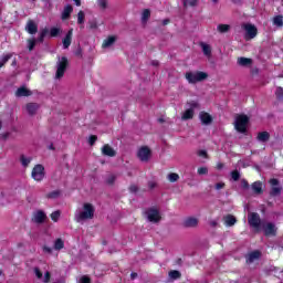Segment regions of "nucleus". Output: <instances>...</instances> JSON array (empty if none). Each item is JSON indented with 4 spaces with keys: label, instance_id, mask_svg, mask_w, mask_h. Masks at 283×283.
I'll list each match as a JSON object with an SVG mask.
<instances>
[{
    "label": "nucleus",
    "instance_id": "obj_9",
    "mask_svg": "<svg viewBox=\"0 0 283 283\" xmlns=\"http://www.w3.org/2000/svg\"><path fill=\"white\" fill-rule=\"evenodd\" d=\"M248 222L250 227H253V229H260V224H262V219H260V214L258 212H252L248 216Z\"/></svg>",
    "mask_w": 283,
    "mask_h": 283
},
{
    "label": "nucleus",
    "instance_id": "obj_12",
    "mask_svg": "<svg viewBox=\"0 0 283 283\" xmlns=\"http://www.w3.org/2000/svg\"><path fill=\"white\" fill-rule=\"evenodd\" d=\"M39 109H41V104L39 103L31 102L25 105V111L29 116H36Z\"/></svg>",
    "mask_w": 283,
    "mask_h": 283
},
{
    "label": "nucleus",
    "instance_id": "obj_64",
    "mask_svg": "<svg viewBox=\"0 0 283 283\" xmlns=\"http://www.w3.org/2000/svg\"><path fill=\"white\" fill-rule=\"evenodd\" d=\"M150 64L154 66V67H158V65H160V63L157 61V60H153L150 62Z\"/></svg>",
    "mask_w": 283,
    "mask_h": 283
},
{
    "label": "nucleus",
    "instance_id": "obj_36",
    "mask_svg": "<svg viewBox=\"0 0 283 283\" xmlns=\"http://www.w3.org/2000/svg\"><path fill=\"white\" fill-rule=\"evenodd\" d=\"M61 196V190H54L50 193L46 195V198L51 199V200H56V198H59Z\"/></svg>",
    "mask_w": 283,
    "mask_h": 283
},
{
    "label": "nucleus",
    "instance_id": "obj_5",
    "mask_svg": "<svg viewBox=\"0 0 283 283\" xmlns=\"http://www.w3.org/2000/svg\"><path fill=\"white\" fill-rule=\"evenodd\" d=\"M144 214L146 216L148 222H154L155 224L161 220L160 210H158L156 207L147 208Z\"/></svg>",
    "mask_w": 283,
    "mask_h": 283
},
{
    "label": "nucleus",
    "instance_id": "obj_29",
    "mask_svg": "<svg viewBox=\"0 0 283 283\" xmlns=\"http://www.w3.org/2000/svg\"><path fill=\"white\" fill-rule=\"evenodd\" d=\"M201 48H202V52L206 56H211V45L205 43V42H201L200 43Z\"/></svg>",
    "mask_w": 283,
    "mask_h": 283
},
{
    "label": "nucleus",
    "instance_id": "obj_62",
    "mask_svg": "<svg viewBox=\"0 0 283 283\" xmlns=\"http://www.w3.org/2000/svg\"><path fill=\"white\" fill-rule=\"evenodd\" d=\"M116 180V177L112 176L107 179L108 185H114V181Z\"/></svg>",
    "mask_w": 283,
    "mask_h": 283
},
{
    "label": "nucleus",
    "instance_id": "obj_31",
    "mask_svg": "<svg viewBox=\"0 0 283 283\" xmlns=\"http://www.w3.org/2000/svg\"><path fill=\"white\" fill-rule=\"evenodd\" d=\"M167 179L169 180V182H178L180 180V175L176 172H170L168 174Z\"/></svg>",
    "mask_w": 283,
    "mask_h": 283
},
{
    "label": "nucleus",
    "instance_id": "obj_24",
    "mask_svg": "<svg viewBox=\"0 0 283 283\" xmlns=\"http://www.w3.org/2000/svg\"><path fill=\"white\" fill-rule=\"evenodd\" d=\"M256 138L260 143H269L271 134H269V132H261L258 134Z\"/></svg>",
    "mask_w": 283,
    "mask_h": 283
},
{
    "label": "nucleus",
    "instance_id": "obj_52",
    "mask_svg": "<svg viewBox=\"0 0 283 283\" xmlns=\"http://www.w3.org/2000/svg\"><path fill=\"white\" fill-rule=\"evenodd\" d=\"M241 187L242 189H249V181H247V179H241Z\"/></svg>",
    "mask_w": 283,
    "mask_h": 283
},
{
    "label": "nucleus",
    "instance_id": "obj_13",
    "mask_svg": "<svg viewBox=\"0 0 283 283\" xmlns=\"http://www.w3.org/2000/svg\"><path fill=\"white\" fill-rule=\"evenodd\" d=\"M48 219V214L43 210H38L33 213L32 221L35 222V224H43L45 220Z\"/></svg>",
    "mask_w": 283,
    "mask_h": 283
},
{
    "label": "nucleus",
    "instance_id": "obj_47",
    "mask_svg": "<svg viewBox=\"0 0 283 283\" xmlns=\"http://www.w3.org/2000/svg\"><path fill=\"white\" fill-rule=\"evenodd\" d=\"M60 32H61V29H59V28H52L50 30L51 36H59Z\"/></svg>",
    "mask_w": 283,
    "mask_h": 283
},
{
    "label": "nucleus",
    "instance_id": "obj_61",
    "mask_svg": "<svg viewBox=\"0 0 283 283\" xmlns=\"http://www.w3.org/2000/svg\"><path fill=\"white\" fill-rule=\"evenodd\" d=\"M188 3L191 8H196V6H198V0H190Z\"/></svg>",
    "mask_w": 283,
    "mask_h": 283
},
{
    "label": "nucleus",
    "instance_id": "obj_59",
    "mask_svg": "<svg viewBox=\"0 0 283 283\" xmlns=\"http://www.w3.org/2000/svg\"><path fill=\"white\" fill-rule=\"evenodd\" d=\"M216 189H217V190L224 189V182H218V184H216Z\"/></svg>",
    "mask_w": 283,
    "mask_h": 283
},
{
    "label": "nucleus",
    "instance_id": "obj_11",
    "mask_svg": "<svg viewBox=\"0 0 283 283\" xmlns=\"http://www.w3.org/2000/svg\"><path fill=\"white\" fill-rule=\"evenodd\" d=\"M260 258H262V252L260 250H254L245 255V262L247 264H253V262H256Z\"/></svg>",
    "mask_w": 283,
    "mask_h": 283
},
{
    "label": "nucleus",
    "instance_id": "obj_22",
    "mask_svg": "<svg viewBox=\"0 0 283 283\" xmlns=\"http://www.w3.org/2000/svg\"><path fill=\"white\" fill-rule=\"evenodd\" d=\"M72 32H73V29L69 30V32L66 33L65 38L62 41L64 50H67V48L72 45Z\"/></svg>",
    "mask_w": 283,
    "mask_h": 283
},
{
    "label": "nucleus",
    "instance_id": "obj_30",
    "mask_svg": "<svg viewBox=\"0 0 283 283\" xmlns=\"http://www.w3.org/2000/svg\"><path fill=\"white\" fill-rule=\"evenodd\" d=\"M168 275H169L170 280H180V277H182V274L178 270H171L168 273Z\"/></svg>",
    "mask_w": 283,
    "mask_h": 283
},
{
    "label": "nucleus",
    "instance_id": "obj_49",
    "mask_svg": "<svg viewBox=\"0 0 283 283\" xmlns=\"http://www.w3.org/2000/svg\"><path fill=\"white\" fill-rule=\"evenodd\" d=\"M34 273H35V276L38 277V280H43V273L41 272V270L39 268H34Z\"/></svg>",
    "mask_w": 283,
    "mask_h": 283
},
{
    "label": "nucleus",
    "instance_id": "obj_53",
    "mask_svg": "<svg viewBox=\"0 0 283 283\" xmlns=\"http://www.w3.org/2000/svg\"><path fill=\"white\" fill-rule=\"evenodd\" d=\"M88 25H90L91 30H96V28H98L96 20L90 21Z\"/></svg>",
    "mask_w": 283,
    "mask_h": 283
},
{
    "label": "nucleus",
    "instance_id": "obj_56",
    "mask_svg": "<svg viewBox=\"0 0 283 283\" xmlns=\"http://www.w3.org/2000/svg\"><path fill=\"white\" fill-rule=\"evenodd\" d=\"M75 56H83V49H81V46L76 49Z\"/></svg>",
    "mask_w": 283,
    "mask_h": 283
},
{
    "label": "nucleus",
    "instance_id": "obj_57",
    "mask_svg": "<svg viewBox=\"0 0 283 283\" xmlns=\"http://www.w3.org/2000/svg\"><path fill=\"white\" fill-rule=\"evenodd\" d=\"M209 226H210L212 229H216V227H218V221L211 220V221H209Z\"/></svg>",
    "mask_w": 283,
    "mask_h": 283
},
{
    "label": "nucleus",
    "instance_id": "obj_33",
    "mask_svg": "<svg viewBox=\"0 0 283 283\" xmlns=\"http://www.w3.org/2000/svg\"><path fill=\"white\" fill-rule=\"evenodd\" d=\"M20 161H21L22 167H28V165H30V163H32V158L25 157V155H21Z\"/></svg>",
    "mask_w": 283,
    "mask_h": 283
},
{
    "label": "nucleus",
    "instance_id": "obj_10",
    "mask_svg": "<svg viewBox=\"0 0 283 283\" xmlns=\"http://www.w3.org/2000/svg\"><path fill=\"white\" fill-rule=\"evenodd\" d=\"M270 185H271V191H270V196H280L282 193V188L280 187V180L273 178L270 179Z\"/></svg>",
    "mask_w": 283,
    "mask_h": 283
},
{
    "label": "nucleus",
    "instance_id": "obj_6",
    "mask_svg": "<svg viewBox=\"0 0 283 283\" xmlns=\"http://www.w3.org/2000/svg\"><path fill=\"white\" fill-rule=\"evenodd\" d=\"M31 176L33 180H36V182H41L45 178V167L43 165L38 164L33 167Z\"/></svg>",
    "mask_w": 283,
    "mask_h": 283
},
{
    "label": "nucleus",
    "instance_id": "obj_25",
    "mask_svg": "<svg viewBox=\"0 0 283 283\" xmlns=\"http://www.w3.org/2000/svg\"><path fill=\"white\" fill-rule=\"evenodd\" d=\"M252 190L254 193H256V196H260L263 193L262 190V181H255L252 184Z\"/></svg>",
    "mask_w": 283,
    "mask_h": 283
},
{
    "label": "nucleus",
    "instance_id": "obj_42",
    "mask_svg": "<svg viewBox=\"0 0 283 283\" xmlns=\"http://www.w3.org/2000/svg\"><path fill=\"white\" fill-rule=\"evenodd\" d=\"M77 23H80V24L85 23V12L80 11V12L77 13Z\"/></svg>",
    "mask_w": 283,
    "mask_h": 283
},
{
    "label": "nucleus",
    "instance_id": "obj_40",
    "mask_svg": "<svg viewBox=\"0 0 283 283\" xmlns=\"http://www.w3.org/2000/svg\"><path fill=\"white\" fill-rule=\"evenodd\" d=\"M59 218H61V210L51 213V220H53V222H59Z\"/></svg>",
    "mask_w": 283,
    "mask_h": 283
},
{
    "label": "nucleus",
    "instance_id": "obj_16",
    "mask_svg": "<svg viewBox=\"0 0 283 283\" xmlns=\"http://www.w3.org/2000/svg\"><path fill=\"white\" fill-rule=\"evenodd\" d=\"M199 118L202 123V125H211L213 123V117L207 112H200Z\"/></svg>",
    "mask_w": 283,
    "mask_h": 283
},
{
    "label": "nucleus",
    "instance_id": "obj_48",
    "mask_svg": "<svg viewBox=\"0 0 283 283\" xmlns=\"http://www.w3.org/2000/svg\"><path fill=\"white\" fill-rule=\"evenodd\" d=\"M239 165H241L242 167H251V161L249 159H242L239 160Z\"/></svg>",
    "mask_w": 283,
    "mask_h": 283
},
{
    "label": "nucleus",
    "instance_id": "obj_50",
    "mask_svg": "<svg viewBox=\"0 0 283 283\" xmlns=\"http://www.w3.org/2000/svg\"><path fill=\"white\" fill-rule=\"evenodd\" d=\"M96 140H98V137L95 136V135H91L88 137V143H90L91 146L94 145V143H96Z\"/></svg>",
    "mask_w": 283,
    "mask_h": 283
},
{
    "label": "nucleus",
    "instance_id": "obj_14",
    "mask_svg": "<svg viewBox=\"0 0 283 283\" xmlns=\"http://www.w3.org/2000/svg\"><path fill=\"white\" fill-rule=\"evenodd\" d=\"M25 30L29 34H36L39 32V25L34 20H29L27 22Z\"/></svg>",
    "mask_w": 283,
    "mask_h": 283
},
{
    "label": "nucleus",
    "instance_id": "obj_32",
    "mask_svg": "<svg viewBox=\"0 0 283 283\" xmlns=\"http://www.w3.org/2000/svg\"><path fill=\"white\" fill-rule=\"evenodd\" d=\"M217 30H218V32H220L221 34H224V33L229 32V30H231V25H229V24H219V25L217 27Z\"/></svg>",
    "mask_w": 283,
    "mask_h": 283
},
{
    "label": "nucleus",
    "instance_id": "obj_44",
    "mask_svg": "<svg viewBox=\"0 0 283 283\" xmlns=\"http://www.w3.org/2000/svg\"><path fill=\"white\" fill-rule=\"evenodd\" d=\"M97 6L101 10H107V0H97Z\"/></svg>",
    "mask_w": 283,
    "mask_h": 283
},
{
    "label": "nucleus",
    "instance_id": "obj_8",
    "mask_svg": "<svg viewBox=\"0 0 283 283\" xmlns=\"http://www.w3.org/2000/svg\"><path fill=\"white\" fill-rule=\"evenodd\" d=\"M137 157L142 163H149L151 158V149L149 148V146L140 147L137 151Z\"/></svg>",
    "mask_w": 283,
    "mask_h": 283
},
{
    "label": "nucleus",
    "instance_id": "obj_15",
    "mask_svg": "<svg viewBox=\"0 0 283 283\" xmlns=\"http://www.w3.org/2000/svg\"><path fill=\"white\" fill-rule=\"evenodd\" d=\"M263 231L265 233V235H275V233L277 232V228L275 227V223H266L263 224Z\"/></svg>",
    "mask_w": 283,
    "mask_h": 283
},
{
    "label": "nucleus",
    "instance_id": "obj_1",
    "mask_svg": "<svg viewBox=\"0 0 283 283\" xmlns=\"http://www.w3.org/2000/svg\"><path fill=\"white\" fill-rule=\"evenodd\" d=\"M94 218V206L92 203H84L83 210L75 213L76 222H85Z\"/></svg>",
    "mask_w": 283,
    "mask_h": 283
},
{
    "label": "nucleus",
    "instance_id": "obj_58",
    "mask_svg": "<svg viewBox=\"0 0 283 283\" xmlns=\"http://www.w3.org/2000/svg\"><path fill=\"white\" fill-rule=\"evenodd\" d=\"M198 156H201L203 158H208L207 150H199Z\"/></svg>",
    "mask_w": 283,
    "mask_h": 283
},
{
    "label": "nucleus",
    "instance_id": "obj_28",
    "mask_svg": "<svg viewBox=\"0 0 283 283\" xmlns=\"http://www.w3.org/2000/svg\"><path fill=\"white\" fill-rule=\"evenodd\" d=\"M116 43V36H108L106 40H104V43L102 48H112V44Z\"/></svg>",
    "mask_w": 283,
    "mask_h": 283
},
{
    "label": "nucleus",
    "instance_id": "obj_4",
    "mask_svg": "<svg viewBox=\"0 0 283 283\" xmlns=\"http://www.w3.org/2000/svg\"><path fill=\"white\" fill-rule=\"evenodd\" d=\"M249 125V116L239 115L234 120V128L239 134H247V126Z\"/></svg>",
    "mask_w": 283,
    "mask_h": 283
},
{
    "label": "nucleus",
    "instance_id": "obj_2",
    "mask_svg": "<svg viewBox=\"0 0 283 283\" xmlns=\"http://www.w3.org/2000/svg\"><path fill=\"white\" fill-rule=\"evenodd\" d=\"M185 76L186 81H188V83L192 85H195V83H201V81H207V78H209V74L202 71L187 72Z\"/></svg>",
    "mask_w": 283,
    "mask_h": 283
},
{
    "label": "nucleus",
    "instance_id": "obj_45",
    "mask_svg": "<svg viewBox=\"0 0 283 283\" xmlns=\"http://www.w3.org/2000/svg\"><path fill=\"white\" fill-rule=\"evenodd\" d=\"M187 105H189L190 109H198L200 107V104L196 101L188 102Z\"/></svg>",
    "mask_w": 283,
    "mask_h": 283
},
{
    "label": "nucleus",
    "instance_id": "obj_23",
    "mask_svg": "<svg viewBox=\"0 0 283 283\" xmlns=\"http://www.w3.org/2000/svg\"><path fill=\"white\" fill-rule=\"evenodd\" d=\"M253 64V60L249 59V57H239L238 59V65H240L241 67H249Z\"/></svg>",
    "mask_w": 283,
    "mask_h": 283
},
{
    "label": "nucleus",
    "instance_id": "obj_17",
    "mask_svg": "<svg viewBox=\"0 0 283 283\" xmlns=\"http://www.w3.org/2000/svg\"><path fill=\"white\" fill-rule=\"evenodd\" d=\"M103 156H108V158H114L116 156V151L109 144H106L102 147Z\"/></svg>",
    "mask_w": 283,
    "mask_h": 283
},
{
    "label": "nucleus",
    "instance_id": "obj_41",
    "mask_svg": "<svg viewBox=\"0 0 283 283\" xmlns=\"http://www.w3.org/2000/svg\"><path fill=\"white\" fill-rule=\"evenodd\" d=\"M28 44L29 51L32 52V50H34V48L36 46V39L28 40Z\"/></svg>",
    "mask_w": 283,
    "mask_h": 283
},
{
    "label": "nucleus",
    "instance_id": "obj_18",
    "mask_svg": "<svg viewBox=\"0 0 283 283\" xmlns=\"http://www.w3.org/2000/svg\"><path fill=\"white\" fill-rule=\"evenodd\" d=\"M182 224L186 229H196L198 227V219L193 217L187 218Z\"/></svg>",
    "mask_w": 283,
    "mask_h": 283
},
{
    "label": "nucleus",
    "instance_id": "obj_63",
    "mask_svg": "<svg viewBox=\"0 0 283 283\" xmlns=\"http://www.w3.org/2000/svg\"><path fill=\"white\" fill-rule=\"evenodd\" d=\"M148 187H149V189H156V182L149 181Z\"/></svg>",
    "mask_w": 283,
    "mask_h": 283
},
{
    "label": "nucleus",
    "instance_id": "obj_19",
    "mask_svg": "<svg viewBox=\"0 0 283 283\" xmlns=\"http://www.w3.org/2000/svg\"><path fill=\"white\" fill-rule=\"evenodd\" d=\"M72 12H74V8L72 7V4H66L61 15L62 21H66V19H70Z\"/></svg>",
    "mask_w": 283,
    "mask_h": 283
},
{
    "label": "nucleus",
    "instance_id": "obj_46",
    "mask_svg": "<svg viewBox=\"0 0 283 283\" xmlns=\"http://www.w3.org/2000/svg\"><path fill=\"white\" fill-rule=\"evenodd\" d=\"M199 176H207L209 174V169L207 167H201L198 169Z\"/></svg>",
    "mask_w": 283,
    "mask_h": 283
},
{
    "label": "nucleus",
    "instance_id": "obj_39",
    "mask_svg": "<svg viewBox=\"0 0 283 283\" xmlns=\"http://www.w3.org/2000/svg\"><path fill=\"white\" fill-rule=\"evenodd\" d=\"M230 176H231V179L234 181V182H238V180H240V171L239 170H232L230 172Z\"/></svg>",
    "mask_w": 283,
    "mask_h": 283
},
{
    "label": "nucleus",
    "instance_id": "obj_38",
    "mask_svg": "<svg viewBox=\"0 0 283 283\" xmlns=\"http://www.w3.org/2000/svg\"><path fill=\"white\" fill-rule=\"evenodd\" d=\"M12 59V53H8L6 55H3L0 60V67H3V65H6V63Z\"/></svg>",
    "mask_w": 283,
    "mask_h": 283
},
{
    "label": "nucleus",
    "instance_id": "obj_21",
    "mask_svg": "<svg viewBox=\"0 0 283 283\" xmlns=\"http://www.w3.org/2000/svg\"><path fill=\"white\" fill-rule=\"evenodd\" d=\"M226 227H233L235 222H238V219L233 214H227L222 218Z\"/></svg>",
    "mask_w": 283,
    "mask_h": 283
},
{
    "label": "nucleus",
    "instance_id": "obj_43",
    "mask_svg": "<svg viewBox=\"0 0 283 283\" xmlns=\"http://www.w3.org/2000/svg\"><path fill=\"white\" fill-rule=\"evenodd\" d=\"M275 96H276V99L283 101V88L282 87L276 88Z\"/></svg>",
    "mask_w": 283,
    "mask_h": 283
},
{
    "label": "nucleus",
    "instance_id": "obj_51",
    "mask_svg": "<svg viewBox=\"0 0 283 283\" xmlns=\"http://www.w3.org/2000/svg\"><path fill=\"white\" fill-rule=\"evenodd\" d=\"M128 189L130 193H138V186L136 185H130Z\"/></svg>",
    "mask_w": 283,
    "mask_h": 283
},
{
    "label": "nucleus",
    "instance_id": "obj_3",
    "mask_svg": "<svg viewBox=\"0 0 283 283\" xmlns=\"http://www.w3.org/2000/svg\"><path fill=\"white\" fill-rule=\"evenodd\" d=\"M67 65H70V61L66 56H59L56 62V72H55V78L61 80L63 76H65V71L67 70Z\"/></svg>",
    "mask_w": 283,
    "mask_h": 283
},
{
    "label": "nucleus",
    "instance_id": "obj_60",
    "mask_svg": "<svg viewBox=\"0 0 283 283\" xmlns=\"http://www.w3.org/2000/svg\"><path fill=\"white\" fill-rule=\"evenodd\" d=\"M43 252L51 254V253H52V248H50V247H48V245H44V247H43Z\"/></svg>",
    "mask_w": 283,
    "mask_h": 283
},
{
    "label": "nucleus",
    "instance_id": "obj_54",
    "mask_svg": "<svg viewBox=\"0 0 283 283\" xmlns=\"http://www.w3.org/2000/svg\"><path fill=\"white\" fill-rule=\"evenodd\" d=\"M80 283H92V280L88 276H82L80 279Z\"/></svg>",
    "mask_w": 283,
    "mask_h": 283
},
{
    "label": "nucleus",
    "instance_id": "obj_34",
    "mask_svg": "<svg viewBox=\"0 0 283 283\" xmlns=\"http://www.w3.org/2000/svg\"><path fill=\"white\" fill-rule=\"evenodd\" d=\"M273 25H276V28H282L283 25V17L276 15L273 18Z\"/></svg>",
    "mask_w": 283,
    "mask_h": 283
},
{
    "label": "nucleus",
    "instance_id": "obj_35",
    "mask_svg": "<svg viewBox=\"0 0 283 283\" xmlns=\"http://www.w3.org/2000/svg\"><path fill=\"white\" fill-rule=\"evenodd\" d=\"M65 247V243L63 242V239H56L54 242V249L55 251H61Z\"/></svg>",
    "mask_w": 283,
    "mask_h": 283
},
{
    "label": "nucleus",
    "instance_id": "obj_27",
    "mask_svg": "<svg viewBox=\"0 0 283 283\" xmlns=\"http://www.w3.org/2000/svg\"><path fill=\"white\" fill-rule=\"evenodd\" d=\"M50 33V30L48 29V28H45V29H42L41 31H40V35H39V38H38V42L39 43H43V41H45V38L48 36V34Z\"/></svg>",
    "mask_w": 283,
    "mask_h": 283
},
{
    "label": "nucleus",
    "instance_id": "obj_55",
    "mask_svg": "<svg viewBox=\"0 0 283 283\" xmlns=\"http://www.w3.org/2000/svg\"><path fill=\"white\" fill-rule=\"evenodd\" d=\"M50 277H51V274H50V272L46 271V272L44 273L43 282H44V283L50 282Z\"/></svg>",
    "mask_w": 283,
    "mask_h": 283
},
{
    "label": "nucleus",
    "instance_id": "obj_26",
    "mask_svg": "<svg viewBox=\"0 0 283 283\" xmlns=\"http://www.w3.org/2000/svg\"><path fill=\"white\" fill-rule=\"evenodd\" d=\"M193 109L192 108H188L181 116L182 120H191V118H193Z\"/></svg>",
    "mask_w": 283,
    "mask_h": 283
},
{
    "label": "nucleus",
    "instance_id": "obj_20",
    "mask_svg": "<svg viewBox=\"0 0 283 283\" xmlns=\"http://www.w3.org/2000/svg\"><path fill=\"white\" fill-rule=\"evenodd\" d=\"M15 96L21 98L23 96H32V91L28 90L25 86H21L17 90Z\"/></svg>",
    "mask_w": 283,
    "mask_h": 283
},
{
    "label": "nucleus",
    "instance_id": "obj_37",
    "mask_svg": "<svg viewBox=\"0 0 283 283\" xmlns=\"http://www.w3.org/2000/svg\"><path fill=\"white\" fill-rule=\"evenodd\" d=\"M149 17H151V11L149 9H145L142 14V21L145 23L149 21Z\"/></svg>",
    "mask_w": 283,
    "mask_h": 283
},
{
    "label": "nucleus",
    "instance_id": "obj_7",
    "mask_svg": "<svg viewBox=\"0 0 283 283\" xmlns=\"http://www.w3.org/2000/svg\"><path fill=\"white\" fill-rule=\"evenodd\" d=\"M241 28L245 31L247 41L255 39L258 36V28L251 23H243Z\"/></svg>",
    "mask_w": 283,
    "mask_h": 283
}]
</instances>
